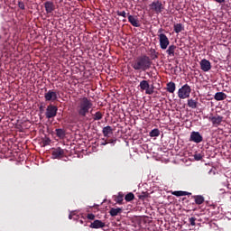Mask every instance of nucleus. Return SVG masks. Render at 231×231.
<instances>
[{
	"instance_id": "15",
	"label": "nucleus",
	"mask_w": 231,
	"mask_h": 231,
	"mask_svg": "<svg viewBox=\"0 0 231 231\" xmlns=\"http://www.w3.org/2000/svg\"><path fill=\"white\" fill-rule=\"evenodd\" d=\"M102 133L106 138H109L111 134H113V127L110 125L105 126L102 130Z\"/></svg>"
},
{
	"instance_id": "13",
	"label": "nucleus",
	"mask_w": 231,
	"mask_h": 231,
	"mask_svg": "<svg viewBox=\"0 0 231 231\" xmlns=\"http://www.w3.org/2000/svg\"><path fill=\"white\" fill-rule=\"evenodd\" d=\"M44 7L46 14H53V11L55 10V4L51 1H47L44 3Z\"/></svg>"
},
{
	"instance_id": "33",
	"label": "nucleus",
	"mask_w": 231,
	"mask_h": 231,
	"mask_svg": "<svg viewBox=\"0 0 231 231\" xmlns=\"http://www.w3.org/2000/svg\"><path fill=\"white\" fill-rule=\"evenodd\" d=\"M18 6H19V8H20L21 10H24V8H25L24 3H23V2H19V3H18Z\"/></svg>"
},
{
	"instance_id": "41",
	"label": "nucleus",
	"mask_w": 231,
	"mask_h": 231,
	"mask_svg": "<svg viewBox=\"0 0 231 231\" xmlns=\"http://www.w3.org/2000/svg\"><path fill=\"white\" fill-rule=\"evenodd\" d=\"M152 52H153V53H156V51H155V50H153V51H152Z\"/></svg>"
},
{
	"instance_id": "10",
	"label": "nucleus",
	"mask_w": 231,
	"mask_h": 231,
	"mask_svg": "<svg viewBox=\"0 0 231 231\" xmlns=\"http://www.w3.org/2000/svg\"><path fill=\"white\" fill-rule=\"evenodd\" d=\"M199 64H200V69H202V71H204L205 73H207V71H210V69H212V64L207 59L201 60Z\"/></svg>"
},
{
	"instance_id": "3",
	"label": "nucleus",
	"mask_w": 231,
	"mask_h": 231,
	"mask_svg": "<svg viewBox=\"0 0 231 231\" xmlns=\"http://www.w3.org/2000/svg\"><path fill=\"white\" fill-rule=\"evenodd\" d=\"M191 91L192 88H190V86H189V84H185L178 90V97L179 98L185 100V98H189V97H190Z\"/></svg>"
},
{
	"instance_id": "22",
	"label": "nucleus",
	"mask_w": 231,
	"mask_h": 231,
	"mask_svg": "<svg viewBox=\"0 0 231 231\" xmlns=\"http://www.w3.org/2000/svg\"><path fill=\"white\" fill-rule=\"evenodd\" d=\"M174 51H176V45H170L166 51L169 57H174Z\"/></svg>"
},
{
	"instance_id": "4",
	"label": "nucleus",
	"mask_w": 231,
	"mask_h": 231,
	"mask_svg": "<svg viewBox=\"0 0 231 231\" xmlns=\"http://www.w3.org/2000/svg\"><path fill=\"white\" fill-rule=\"evenodd\" d=\"M60 95L58 90L51 89L44 94V98L46 102H57Z\"/></svg>"
},
{
	"instance_id": "30",
	"label": "nucleus",
	"mask_w": 231,
	"mask_h": 231,
	"mask_svg": "<svg viewBox=\"0 0 231 231\" xmlns=\"http://www.w3.org/2000/svg\"><path fill=\"white\" fill-rule=\"evenodd\" d=\"M125 201H133L134 199V194H133L131 192L126 194L125 197Z\"/></svg>"
},
{
	"instance_id": "14",
	"label": "nucleus",
	"mask_w": 231,
	"mask_h": 231,
	"mask_svg": "<svg viewBox=\"0 0 231 231\" xmlns=\"http://www.w3.org/2000/svg\"><path fill=\"white\" fill-rule=\"evenodd\" d=\"M128 23L132 24V26H134V28H140V23H138V18L128 14Z\"/></svg>"
},
{
	"instance_id": "8",
	"label": "nucleus",
	"mask_w": 231,
	"mask_h": 231,
	"mask_svg": "<svg viewBox=\"0 0 231 231\" xmlns=\"http://www.w3.org/2000/svg\"><path fill=\"white\" fill-rule=\"evenodd\" d=\"M159 42L162 50H167L169 44H171L169 38L163 33L159 34Z\"/></svg>"
},
{
	"instance_id": "36",
	"label": "nucleus",
	"mask_w": 231,
	"mask_h": 231,
	"mask_svg": "<svg viewBox=\"0 0 231 231\" xmlns=\"http://www.w3.org/2000/svg\"><path fill=\"white\" fill-rule=\"evenodd\" d=\"M103 141L101 142V145H107V140L102 139Z\"/></svg>"
},
{
	"instance_id": "21",
	"label": "nucleus",
	"mask_w": 231,
	"mask_h": 231,
	"mask_svg": "<svg viewBox=\"0 0 231 231\" xmlns=\"http://www.w3.org/2000/svg\"><path fill=\"white\" fill-rule=\"evenodd\" d=\"M122 212V208H112L109 211L110 216H112V217H115L116 216H118V214H121Z\"/></svg>"
},
{
	"instance_id": "11",
	"label": "nucleus",
	"mask_w": 231,
	"mask_h": 231,
	"mask_svg": "<svg viewBox=\"0 0 231 231\" xmlns=\"http://www.w3.org/2000/svg\"><path fill=\"white\" fill-rule=\"evenodd\" d=\"M208 120H209V122H212V124L215 127H217V125H221V122H223V116H210L208 117Z\"/></svg>"
},
{
	"instance_id": "1",
	"label": "nucleus",
	"mask_w": 231,
	"mask_h": 231,
	"mask_svg": "<svg viewBox=\"0 0 231 231\" xmlns=\"http://www.w3.org/2000/svg\"><path fill=\"white\" fill-rule=\"evenodd\" d=\"M91 109H93V101L88 97L80 98L76 107L78 116L81 118L86 117Z\"/></svg>"
},
{
	"instance_id": "44",
	"label": "nucleus",
	"mask_w": 231,
	"mask_h": 231,
	"mask_svg": "<svg viewBox=\"0 0 231 231\" xmlns=\"http://www.w3.org/2000/svg\"><path fill=\"white\" fill-rule=\"evenodd\" d=\"M1 120H2V119H0V124H1Z\"/></svg>"
},
{
	"instance_id": "40",
	"label": "nucleus",
	"mask_w": 231,
	"mask_h": 231,
	"mask_svg": "<svg viewBox=\"0 0 231 231\" xmlns=\"http://www.w3.org/2000/svg\"><path fill=\"white\" fill-rule=\"evenodd\" d=\"M126 21H127V20L124 19V20H123V23H125Z\"/></svg>"
},
{
	"instance_id": "39",
	"label": "nucleus",
	"mask_w": 231,
	"mask_h": 231,
	"mask_svg": "<svg viewBox=\"0 0 231 231\" xmlns=\"http://www.w3.org/2000/svg\"><path fill=\"white\" fill-rule=\"evenodd\" d=\"M211 172H212V170H210V171H208V174H211Z\"/></svg>"
},
{
	"instance_id": "5",
	"label": "nucleus",
	"mask_w": 231,
	"mask_h": 231,
	"mask_svg": "<svg viewBox=\"0 0 231 231\" xmlns=\"http://www.w3.org/2000/svg\"><path fill=\"white\" fill-rule=\"evenodd\" d=\"M139 88L142 91H145L146 95H152V93H154V86H151L147 80H142L139 84Z\"/></svg>"
},
{
	"instance_id": "20",
	"label": "nucleus",
	"mask_w": 231,
	"mask_h": 231,
	"mask_svg": "<svg viewBox=\"0 0 231 231\" xmlns=\"http://www.w3.org/2000/svg\"><path fill=\"white\" fill-rule=\"evenodd\" d=\"M173 30L175 33H180V32H183L185 30V26H183L181 23H175L173 25Z\"/></svg>"
},
{
	"instance_id": "31",
	"label": "nucleus",
	"mask_w": 231,
	"mask_h": 231,
	"mask_svg": "<svg viewBox=\"0 0 231 231\" xmlns=\"http://www.w3.org/2000/svg\"><path fill=\"white\" fill-rule=\"evenodd\" d=\"M116 14L119 16V17H127V14L125 13V11H117L116 12Z\"/></svg>"
},
{
	"instance_id": "23",
	"label": "nucleus",
	"mask_w": 231,
	"mask_h": 231,
	"mask_svg": "<svg viewBox=\"0 0 231 231\" xmlns=\"http://www.w3.org/2000/svg\"><path fill=\"white\" fill-rule=\"evenodd\" d=\"M167 91L168 93H174L176 91V84L174 82H169L167 84Z\"/></svg>"
},
{
	"instance_id": "27",
	"label": "nucleus",
	"mask_w": 231,
	"mask_h": 231,
	"mask_svg": "<svg viewBox=\"0 0 231 231\" xmlns=\"http://www.w3.org/2000/svg\"><path fill=\"white\" fill-rule=\"evenodd\" d=\"M56 134L58 138H64V136H66V132L63 129L58 128L56 129Z\"/></svg>"
},
{
	"instance_id": "18",
	"label": "nucleus",
	"mask_w": 231,
	"mask_h": 231,
	"mask_svg": "<svg viewBox=\"0 0 231 231\" xmlns=\"http://www.w3.org/2000/svg\"><path fill=\"white\" fill-rule=\"evenodd\" d=\"M214 98L217 102L225 100L226 98V94H225L224 92H217L214 96Z\"/></svg>"
},
{
	"instance_id": "38",
	"label": "nucleus",
	"mask_w": 231,
	"mask_h": 231,
	"mask_svg": "<svg viewBox=\"0 0 231 231\" xmlns=\"http://www.w3.org/2000/svg\"><path fill=\"white\" fill-rule=\"evenodd\" d=\"M40 111H42V106H40Z\"/></svg>"
},
{
	"instance_id": "37",
	"label": "nucleus",
	"mask_w": 231,
	"mask_h": 231,
	"mask_svg": "<svg viewBox=\"0 0 231 231\" xmlns=\"http://www.w3.org/2000/svg\"><path fill=\"white\" fill-rule=\"evenodd\" d=\"M153 59H158V55L154 54Z\"/></svg>"
},
{
	"instance_id": "12",
	"label": "nucleus",
	"mask_w": 231,
	"mask_h": 231,
	"mask_svg": "<svg viewBox=\"0 0 231 231\" xmlns=\"http://www.w3.org/2000/svg\"><path fill=\"white\" fill-rule=\"evenodd\" d=\"M51 156L53 160L62 158L64 156V150H62L60 147L54 149L51 152Z\"/></svg>"
},
{
	"instance_id": "19",
	"label": "nucleus",
	"mask_w": 231,
	"mask_h": 231,
	"mask_svg": "<svg viewBox=\"0 0 231 231\" xmlns=\"http://www.w3.org/2000/svg\"><path fill=\"white\" fill-rule=\"evenodd\" d=\"M188 107H190L191 109H197L198 108V100L196 99H188Z\"/></svg>"
},
{
	"instance_id": "9",
	"label": "nucleus",
	"mask_w": 231,
	"mask_h": 231,
	"mask_svg": "<svg viewBox=\"0 0 231 231\" xmlns=\"http://www.w3.org/2000/svg\"><path fill=\"white\" fill-rule=\"evenodd\" d=\"M189 142H194V143H201L203 142V136L199 132H191Z\"/></svg>"
},
{
	"instance_id": "6",
	"label": "nucleus",
	"mask_w": 231,
	"mask_h": 231,
	"mask_svg": "<svg viewBox=\"0 0 231 231\" xmlns=\"http://www.w3.org/2000/svg\"><path fill=\"white\" fill-rule=\"evenodd\" d=\"M57 111L59 108L53 105H49L46 108L45 116L50 120L51 118H55L57 116Z\"/></svg>"
},
{
	"instance_id": "29",
	"label": "nucleus",
	"mask_w": 231,
	"mask_h": 231,
	"mask_svg": "<svg viewBox=\"0 0 231 231\" xmlns=\"http://www.w3.org/2000/svg\"><path fill=\"white\" fill-rule=\"evenodd\" d=\"M203 153L201 152H196L193 157H194V160H196V162H199V160H203Z\"/></svg>"
},
{
	"instance_id": "7",
	"label": "nucleus",
	"mask_w": 231,
	"mask_h": 231,
	"mask_svg": "<svg viewBox=\"0 0 231 231\" xmlns=\"http://www.w3.org/2000/svg\"><path fill=\"white\" fill-rule=\"evenodd\" d=\"M150 8L152 10V12H155V14H162L164 10L163 4H162V2L159 0L150 4Z\"/></svg>"
},
{
	"instance_id": "2",
	"label": "nucleus",
	"mask_w": 231,
	"mask_h": 231,
	"mask_svg": "<svg viewBox=\"0 0 231 231\" xmlns=\"http://www.w3.org/2000/svg\"><path fill=\"white\" fill-rule=\"evenodd\" d=\"M151 64H152L151 58L147 55H143L137 57L136 60L132 62L131 66L135 71H147V69L151 68Z\"/></svg>"
},
{
	"instance_id": "34",
	"label": "nucleus",
	"mask_w": 231,
	"mask_h": 231,
	"mask_svg": "<svg viewBox=\"0 0 231 231\" xmlns=\"http://www.w3.org/2000/svg\"><path fill=\"white\" fill-rule=\"evenodd\" d=\"M107 143H111V145H115V143H116V139H109L107 141Z\"/></svg>"
},
{
	"instance_id": "26",
	"label": "nucleus",
	"mask_w": 231,
	"mask_h": 231,
	"mask_svg": "<svg viewBox=\"0 0 231 231\" xmlns=\"http://www.w3.org/2000/svg\"><path fill=\"white\" fill-rule=\"evenodd\" d=\"M149 136H151V138H156V137L160 136V130L158 128L152 129L149 133Z\"/></svg>"
},
{
	"instance_id": "16",
	"label": "nucleus",
	"mask_w": 231,
	"mask_h": 231,
	"mask_svg": "<svg viewBox=\"0 0 231 231\" xmlns=\"http://www.w3.org/2000/svg\"><path fill=\"white\" fill-rule=\"evenodd\" d=\"M106 224L101 220H95L90 224V228H104Z\"/></svg>"
},
{
	"instance_id": "17",
	"label": "nucleus",
	"mask_w": 231,
	"mask_h": 231,
	"mask_svg": "<svg viewBox=\"0 0 231 231\" xmlns=\"http://www.w3.org/2000/svg\"><path fill=\"white\" fill-rule=\"evenodd\" d=\"M196 205H203L205 203V197L201 195L193 196Z\"/></svg>"
},
{
	"instance_id": "35",
	"label": "nucleus",
	"mask_w": 231,
	"mask_h": 231,
	"mask_svg": "<svg viewBox=\"0 0 231 231\" xmlns=\"http://www.w3.org/2000/svg\"><path fill=\"white\" fill-rule=\"evenodd\" d=\"M88 219H90L91 221H93V219H95V216L93 214H88Z\"/></svg>"
},
{
	"instance_id": "24",
	"label": "nucleus",
	"mask_w": 231,
	"mask_h": 231,
	"mask_svg": "<svg viewBox=\"0 0 231 231\" xmlns=\"http://www.w3.org/2000/svg\"><path fill=\"white\" fill-rule=\"evenodd\" d=\"M190 194H192V193H189L188 191H181V190L172 192V195L176 196L177 198H180L181 196H190Z\"/></svg>"
},
{
	"instance_id": "25",
	"label": "nucleus",
	"mask_w": 231,
	"mask_h": 231,
	"mask_svg": "<svg viewBox=\"0 0 231 231\" xmlns=\"http://www.w3.org/2000/svg\"><path fill=\"white\" fill-rule=\"evenodd\" d=\"M92 116H93L94 122L102 120V118H104V115H102V112H100V111L96 112Z\"/></svg>"
},
{
	"instance_id": "32",
	"label": "nucleus",
	"mask_w": 231,
	"mask_h": 231,
	"mask_svg": "<svg viewBox=\"0 0 231 231\" xmlns=\"http://www.w3.org/2000/svg\"><path fill=\"white\" fill-rule=\"evenodd\" d=\"M189 224L191 225V226H196V217H190Z\"/></svg>"
},
{
	"instance_id": "43",
	"label": "nucleus",
	"mask_w": 231,
	"mask_h": 231,
	"mask_svg": "<svg viewBox=\"0 0 231 231\" xmlns=\"http://www.w3.org/2000/svg\"><path fill=\"white\" fill-rule=\"evenodd\" d=\"M213 174H216V171H213Z\"/></svg>"
},
{
	"instance_id": "28",
	"label": "nucleus",
	"mask_w": 231,
	"mask_h": 231,
	"mask_svg": "<svg viewBox=\"0 0 231 231\" xmlns=\"http://www.w3.org/2000/svg\"><path fill=\"white\" fill-rule=\"evenodd\" d=\"M115 201L118 205H122V201H124V194L118 193V196L116 197Z\"/></svg>"
},
{
	"instance_id": "42",
	"label": "nucleus",
	"mask_w": 231,
	"mask_h": 231,
	"mask_svg": "<svg viewBox=\"0 0 231 231\" xmlns=\"http://www.w3.org/2000/svg\"><path fill=\"white\" fill-rule=\"evenodd\" d=\"M69 219H71V215H70V216H69Z\"/></svg>"
}]
</instances>
